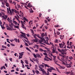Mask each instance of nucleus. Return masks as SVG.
Segmentation results:
<instances>
[{"label": "nucleus", "mask_w": 75, "mask_h": 75, "mask_svg": "<svg viewBox=\"0 0 75 75\" xmlns=\"http://www.w3.org/2000/svg\"><path fill=\"white\" fill-rule=\"evenodd\" d=\"M7 10L8 13H9V11L10 12V13L11 14V15H12V13L13 14L14 12L16 13H17L18 15H19V16L21 17V18H23V16H24V14L23 13L21 12V11H20V14H19V12L18 11H17L16 9H12V10H10V8L9 7L8 8H7Z\"/></svg>", "instance_id": "1"}, {"label": "nucleus", "mask_w": 75, "mask_h": 75, "mask_svg": "<svg viewBox=\"0 0 75 75\" xmlns=\"http://www.w3.org/2000/svg\"><path fill=\"white\" fill-rule=\"evenodd\" d=\"M39 38H40L41 39L39 40V42L40 44H42L43 43L41 42H43L44 43L48 44V45H50V43H48V41L47 40V41L45 40L44 38L43 37H40Z\"/></svg>", "instance_id": "2"}, {"label": "nucleus", "mask_w": 75, "mask_h": 75, "mask_svg": "<svg viewBox=\"0 0 75 75\" xmlns=\"http://www.w3.org/2000/svg\"><path fill=\"white\" fill-rule=\"evenodd\" d=\"M40 71H42L43 75H50V74L49 71H47V72L44 70V69L40 70Z\"/></svg>", "instance_id": "3"}, {"label": "nucleus", "mask_w": 75, "mask_h": 75, "mask_svg": "<svg viewBox=\"0 0 75 75\" xmlns=\"http://www.w3.org/2000/svg\"><path fill=\"white\" fill-rule=\"evenodd\" d=\"M2 14L3 15L2 16V18H3L4 20H6V19L7 18V17H8V16L6 15H5V13L3 12H1Z\"/></svg>", "instance_id": "4"}, {"label": "nucleus", "mask_w": 75, "mask_h": 75, "mask_svg": "<svg viewBox=\"0 0 75 75\" xmlns=\"http://www.w3.org/2000/svg\"><path fill=\"white\" fill-rule=\"evenodd\" d=\"M47 71H49L50 72H52V70H54V71H55L56 69L55 68L52 67H51L50 68H49L47 69Z\"/></svg>", "instance_id": "5"}, {"label": "nucleus", "mask_w": 75, "mask_h": 75, "mask_svg": "<svg viewBox=\"0 0 75 75\" xmlns=\"http://www.w3.org/2000/svg\"><path fill=\"white\" fill-rule=\"evenodd\" d=\"M67 49H62V51L61 52V54H62L63 55H66L67 54V53L66 52H65L66 51H67Z\"/></svg>", "instance_id": "6"}, {"label": "nucleus", "mask_w": 75, "mask_h": 75, "mask_svg": "<svg viewBox=\"0 0 75 75\" xmlns=\"http://www.w3.org/2000/svg\"><path fill=\"white\" fill-rule=\"evenodd\" d=\"M64 58H65V56H62V57L61 59H60V58L59 57H57V59H59V61H61L62 62V61L64 60Z\"/></svg>", "instance_id": "7"}, {"label": "nucleus", "mask_w": 75, "mask_h": 75, "mask_svg": "<svg viewBox=\"0 0 75 75\" xmlns=\"http://www.w3.org/2000/svg\"><path fill=\"white\" fill-rule=\"evenodd\" d=\"M16 16H15V17L16 18L17 20L18 21V22L19 23H20V21L19 20V19L20 18V17L19 16H18V15H16Z\"/></svg>", "instance_id": "8"}, {"label": "nucleus", "mask_w": 75, "mask_h": 75, "mask_svg": "<svg viewBox=\"0 0 75 75\" xmlns=\"http://www.w3.org/2000/svg\"><path fill=\"white\" fill-rule=\"evenodd\" d=\"M21 22L22 24L21 27L22 28H24V29H25V30L26 29V28H25V27L24 26V24H25L24 23H23V22L22 21H21Z\"/></svg>", "instance_id": "9"}, {"label": "nucleus", "mask_w": 75, "mask_h": 75, "mask_svg": "<svg viewBox=\"0 0 75 75\" xmlns=\"http://www.w3.org/2000/svg\"><path fill=\"white\" fill-rule=\"evenodd\" d=\"M44 66L43 64H41L39 66V68L40 69V71H41L44 69H42V68H44Z\"/></svg>", "instance_id": "10"}, {"label": "nucleus", "mask_w": 75, "mask_h": 75, "mask_svg": "<svg viewBox=\"0 0 75 75\" xmlns=\"http://www.w3.org/2000/svg\"><path fill=\"white\" fill-rule=\"evenodd\" d=\"M20 33L21 34H22L24 35L23 37V38H25V39H26L27 40H28V38H26V36L25 35V34L24 33H23V32H21Z\"/></svg>", "instance_id": "11"}, {"label": "nucleus", "mask_w": 75, "mask_h": 75, "mask_svg": "<svg viewBox=\"0 0 75 75\" xmlns=\"http://www.w3.org/2000/svg\"><path fill=\"white\" fill-rule=\"evenodd\" d=\"M62 64H63V65H67L68 64H67V61H65L64 59H63V60H62Z\"/></svg>", "instance_id": "12"}, {"label": "nucleus", "mask_w": 75, "mask_h": 75, "mask_svg": "<svg viewBox=\"0 0 75 75\" xmlns=\"http://www.w3.org/2000/svg\"><path fill=\"white\" fill-rule=\"evenodd\" d=\"M54 61L56 64L57 65H59V64H58L57 63L58 62V60H57V59H53Z\"/></svg>", "instance_id": "13"}, {"label": "nucleus", "mask_w": 75, "mask_h": 75, "mask_svg": "<svg viewBox=\"0 0 75 75\" xmlns=\"http://www.w3.org/2000/svg\"><path fill=\"white\" fill-rule=\"evenodd\" d=\"M9 25L11 28H13V25H13V23H9Z\"/></svg>", "instance_id": "14"}, {"label": "nucleus", "mask_w": 75, "mask_h": 75, "mask_svg": "<svg viewBox=\"0 0 75 75\" xmlns=\"http://www.w3.org/2000/svg\"><path fill=\"white\" fill-rule=\"evenodd\" d=\"M59 45L60 48H63L64 47V45L62 44V43H60L59 44Z\"/></svg>", "instance_id": "15"}, {"label": "nucleus", "mask_w": 75, "mask_h": 75, "mask_svg": "<svg viewBox=\"0 0 75 75\" xmlns=\"http://www.w3.org/2000/svg\"><path fill=\"white\" fill-rule=\"evenodd\" d=\"M60 67V69H65V67L64 66H61V65H60V64H59L58 65Z\"/></svg>", "instance_id": "16"}, {"label": "nucleus", "mask_w": 75, "mask_h": 75, "mask_svg": "<svg viewBox=\"0 0 75 75\" xmlns=\"http://www.w3.org/2000/svg\"><path fill=\"white\" fill-rule=\"evenodd\" d=\"M1 24H2L1 22H0V25L1 27V28L2 29V30H4V29H5V27H4V26H2V25H1Z\"/></svg>", "instance_id": "17"}, {"label": "nucleus", "mask_w": 75, "mask_h": 75, "mask_svg": "<svg viewBox=\"0 0 75 75\" xmlns=\"http://www.w3.org/2000/svg\"><path fill=\"white\" fill-rule=\"evenodd\" d=\"M32 41H33V42H38V40L37 39V38H35V39H33Z\"/></svg>", "instance_id": "18"}, {"label": "nucleus", "mask_w": 75, "mask_h": 75, "mask_svg": "<svg viewBox=\"0 0 75 75\" xmlns=\"http://www.w3.org/2000/svg\"><path fill=\"white\" fill-rule=\"evenodd\" d=\"M19 54L20 55V56L22 57H23V55H24V52H22L21 53H19Z\"/></svg>", "instance_id": "19"}, {"label": "nucleus", "mask_w": 75, "mask_h": 75, "mask_svg": "<svg viewBox=\"0 0 75 75\" xmlns=\"http://www.w3.org/2000/svg\"><path fill=\"white\" fill-rule=\"evenodd\" d=\"M13 23H14V24H15V25H19V24L16 21H13Z\"/></svg>", "instance_id": "20"}, {"label": "nucleus", "mask_w": 75, "mask_h": 75, "mask_svg": "<svg viewBox=\"0 0 75 75\" xmlns=\"http://www.w3.org/2000/svg\"><path fill=\"white\" fill-rule=\"evenodd\" d=\"M42 64H43V65H45V67H50V66H49L48 65V64H45L44 63H42Z\"/></svg>", "instance_id": "21"}, {"label": "nucleus", "mask_w": 75, "mask_h": 75, "mask_svg": "<svg viewBox=\"0 0 75 75\" xmlns=\"http://www.w3.org/2000/svg\"><path fill=\"white\" fill-rule=\"evenodd\" d=\"M67 68H70V67H71V64H67Z\"/></svg>", "instance_id": "22"}, {"label": "nucleus", "mask_w": 75, "mask_h": 75, "mask_svg": "<svg viewBox=\"0 0 75 75\" xmlns=\"http://www.w3.org/2000/svg\"><path fill=\"white\" fill-rule=\"evenodd\" d=\"M7 30H9L10 31H12V29L9 27L8 28H7Z\"/></svg>", "instance_id": "23"}, {"label": "nucleus", "mask_w": 75, "mask_h": 75, "mask_svg": "<svg viewBox=\"0 0 75 75\" xmlns=\"http://www.w3.org/2000/svg\"><path fill=\"white\" fill-rule=\"evenodd\" d=\"M55 48H53V49L52 50V53H55Z\"/></svg>", "instance_id": "24"}, {"label": "nucleus", "mask_w": 75, "mask_h": 75, "mask_svg": "<svg viewBox=\"0 0 75 75\" xmlns=\"http://www.w3.org/2000/svg\"><path fill=\"white\" fill-rule=\"evenodd\" d=\"M30 3H29L28 5V6L30 8L32 7V5L30 4Z\"/></svg>", "instance_id": "25"}, {"label": "nucleus", "mask_w": 75, "mask_h": 75, "mask_svg": "<svg viewBox=\"0 0 75 75\" xmlns=\"http://www.w3.org/2000/svg\"><path fill=\"white\" fill-rule=\"evenodd\" d=\"M59 35L60 37V39H62V38H64V35L62 36V35Z\"/></svg>", "instance_id": "26"}, {"label": "nucleus", "mask_w": 75, "mask_h": 75, "mask_svg": "<svg viewBox=\"0 0 75 75\" xmlns=\"http://www.w3.org/2000/svg\"><path fill=\"white\" fill-rule=\"evenodd\" d=\"M58 40L56 39L54 41L55 43H58Z\"/></svg>", "instance_id": "27"}, {"label": "nucleus", "mask_w": 75, "mask_h": 75, "mask_svg": "<svg viewBox=\"0 0 75 75\" xmlns=\"http://www.w3.org/2000/svg\"><path fill=\"white\" fill-rule=\"evenodd\" d=\"M14 28H19V26L18 25H14Z\"/></svg>", "instance_id": "28"}, {"label": "nucleus", "mask_w": 75, "mask_h": 75, "mask_svg": "<svg viewBox=\"0 0 75 75\" xmlns=\"http://www.w3.org/2000/svg\"><path fill=\"white\" fill-rule=\"evenodd\" d=\"M35 72L36 74H40V71L38 70H36L35 71Z\"/></svg>", "instance_id": "29"}, {"label": "nucleus", "mask_w": 75, "mask_h": 75, "mask_svg": "<svg viewBox=\"0 0 75 75\" xmlns=\"http://www.w3.org/2000/svg\"><path fill=\"white\" fill-rule=\"evenodd\" d=\"M30 30L32 34H34V31H33V30L30 29Z\"/></svg>", "instance_id": "30"}, {"label": "nucleus", "mask_w": 75, "mask_h": 75, "mask_svg": "<svg viewBox=\"0 0 75 75\" xmlns=\"http://www.w3.org/2000/svg\"><path fill=\"white\" fill-rule=\"evenodd\" d=\"M36 55L38 58H41V57L40 56V55L38 54H36Z\"/></svg>", "instance_id": "31"}, {"label": "nucleus", "mask_w": 75, "mask_h": 75, "mask_svg": "<svg viewBox=\"0 0 75 75\" xmlns=\"http://www.w3.org/2000/svg\"><path fill=\"white\" fill-rule=\"evenodd\" d=\"M6 6H7V7H9L10 6V5H9V4H8V3H6Z\"/></svg>", "instance_id": "32"}, {"label": "nucleus", "mask_w": 75, "mask_h": 75, "mask_svg": "<svg viewBox=\"0 0 75 75\" xmlns=\"http://www.w3.org/2000/svg\"><path fill=\"white\" fill-rule=\"evenodd\" d=\"M54 26L55 27H56V28H57L58 27H60V26H59V25L57 24L55 25Z\"/></svg>", "instance_id": "33"}, {"label": "nucleus", "mask_w": 75, "mask_h": 75, "mask_svg": "<svg viewBox=\"0 0 75 75\" xmlns=\"http://www.w3.org/2000/svg\"><path fill=\"white\" fill-rule=\"evenodd\" d=\"M65 73L66 74H67V75H68V74H70V72L66 71L65 72Z\"/></svg>", "instance_id": "34"}, {"label": "nucleus", "mask_w": 75, "mask_h": 75, "mask_svg": "<svg viewBox=\"0 0 75 75\" xmlns=\"http://www.w3.org/2000/svg\"><path fill=\"white\" fill-rule=\"evenodd\" d=\"M8 22H9V24H10L11 23H12V20L10 19V20L8 21Z\"/></svg>", "instance_id": "35"}, {"label": "nucleus", "mask_w": 75, "mask_h": 75, "mask_svg": "<svg viewBox=\"0 0 75 75\" xmlns=\"http://www.w3.org/2000/svg\"><path fill=\"white\" fill-rule=\"evenodd\" d=\"M22 5H21V6H22V7H23V5H25V6H27V4H26V3H22Z\"/></svg>", "instance_id": "36"}, {"label": "nucleus", "mask_w": 75, "mask_h": 75, "mask_svg": "<svg viewBox=\"0 0 75 75\" xmlns=\"http://www.w3.org/2000/svg\"><path fill=\"white\" fill-rule=\"evenodd\" d=\"M25 63H26V64H28V60H25Z\"/></svg>", "instance_id": "37"}, {"label": "nucleus", "mask_w": 75, "mask_h": 75, "mask_svg": "<svg viewBox=\"0 0 75 75\" xmlns=\"http://www.w3.org/2000/svg\"><path fill=\"white\" fill-rule=\"evenodd\" d=\"M44 60H45V61H50L49 59H47L45 57L44 58Z\"/></svg>", "instance_id": "38"}, {"label": "nucleus", "mask_w": 75, "mask_h": 75, "mask_svg": "<svg viewBox=\"0 0 75 75\" xmlns=\"http://www.w3.org/2000/svg\"><path fill=\"white\" fill-rule=\"evenodd\" d=\"M41 36H42V37H44V36H45V34H44V33H42L41 35Z\"/></svg>", "instance_id": "39"}, {"label": "nucleus", "mask_w": 75, "mask_h": 75, "mask_svg": "<svg viewBox=\"0 0 75 75\" xmlns=\"http://www.w3.org/2000/svg\"><path fill=\"white\" fill-rule=\"evenodd\" d=\"M33 56L35 58H37V55L35 54H33Z\"/></svg>", "instance_id": "40"}, {"label": "nucleus", "mask_w": 75, "mask_h": 75, "mask_svg": "<svg viewBox=\"0 0 75 75\" xmlns=\"http://www.w3.org/2000/svg\"><path fill=\"white\" fill-rule=\"evenodd\" d=\"M43 55H45V56H47V55H48L47 53H46V52L43 53Z\"/></svg>", "instance_id": "41"}, {"label": "nucleus", "mask_w": 75, "mask_h": 75, "mask_svg": "<svg viewBox=\"0 0 75 75\" xmlns=\"http://www.w3.org/2000/svg\"><path fill=\"white\" fill-rule=\"evenodd\" d=\"M39 51H41V52L44 51V50H42V48H40L39 49Z\"/></svg>", "instance_id": "42"}, {"label": "nucleus", "mask_w": 75, "mask_h": 75, "mask_svg": "<svg viewBox=\"0 0 75 75\" xmlns=\"http://www.w3.org/2000/svg\"><path fill=\"white\" fill-rule=\"evenodd\" d=\"M57 35H59V34H60V33L59 31H58V32L57 31Z\"/></svg>", "instance_id": "43"}, {"label": "nucleus", "mask_w": 75, "mask_h": 75, "mask_svg": "<svg viewBox=\"0 0 75 75\" xmlns=\"http://www.w3.org/2000/svg\"><path fill=\"white\" fill-rule=\"evenodd\" d=\"M2 47L3 48H5V49L6 48H7V47H6V46L3 45H2Z\"/></svg>", "instance_id": "44"}, {"label": "nucleus", "mask_w": 75, "mask_h": 75, "mask_svg": "<svg viewBox=\"0 0 75 75\" xmlns=\"http://www.w3.org/2000/svg\"><path fill=\"white\" fill-rule=\"evenodd\" d=\"M26 49L28 50V51L30 52H31V50L28 48V47H26Z\"/></svg>", "instance_id": "45"}, {"label": "nucleus", "mask_w": 75, "mask_h": 75, "mask_svg": "<svg viewBox=\"0 0 75 75\" xmlns=\"http://www.w3.org/2000/svg\"><path fill=\"white\" fill-rule=\"evenodd\" d=\"M7 40V42H8V43H10V42L8 41L9 40V39H6Z\"/></svg>", "instance_id": "46"}, {"label": "nucleus", "mask_w": 75, "mask_h": 75, "mask_svg": "<svg viewBox=\"0 0 75 75\" xmlns=\"http://www.w3.org/2000/svg\"><path fill=\"white\" fill-rule=\"evenodd\" d=\"M10 45H11V46H12V47H14L15 46V45L14 44H13L12 43H11Z\"/></svg>", "instance_id": "47"}, {"label": "nucleus", "mask_w": 75, "mask_h": 75, "mask_svg": "<svg viewBox=\"0 0 75 75\" xmlns=\"http://www.w3.org/2000/svg\"><path fill=\"white\" fill-rule=\"evenodd\" d=\"M35 52H38V50H37V49H35Z\"/></svg>", "instance_id": "48"}, {"label": "nucleus", "mask_w": 75, "mask_h": 75, "mask_svg": "<svg viewBox=\"0 0 75 75\" xmlns=\"http://www.w3.org/2000/svg\"><path fill=\"white\" fill-rule=\"evenodd\" d=\"M53 59H56V56H53Z\"/></svg>", "instance_id": "49"}, {"label": "nucleus", "mask_w": 75, "mask_h": 75, "mask_svg": "<svg viewBox=\"0 0 75 75\" xmlns=\"http://www.w3.org/2000/svg\"><path fill=\"white\" fill-rule=\"evenodd\" d=\"M41 16H42V14H41V13H40L39 15V17H41Z\"/></svg>", "instance_id": "50"}, {"label": "nucleus", "mask_w": 75, "mask_h": 75, "mask_svg": "<svg viewBox=\"0 0 75 75\" xmlns=\"http://www.w3.org/2000/svg\"><path fill=\"white\" fill-rule=\"evenodd\" d=\"M36 47L37 49H38L39 48V47L38 46V45H36Z\"/></svg>", "instance_id": "51"}, {"label": "nucleus", "mask_w": 75, "mask_h": 75, "mask_svg": "<svg viewBox=\"0 0 75 75\" xmlns=\"http://www.w3.org/2000/svg\"><path fill=\"white\" fill-rule=\"evenodd\" d=\"M4 3H5L6 4V3H7V0H4Z\"/></svg>", "instance_id": "52"}, {"label": "nucleus", "mask_w": 75, "mask_h": 75, "mask_svg": "<svg viewBox=\"0 0 75 75\" xmlns=\"http://www.w3.org/2000/svg\"><path fill=\"white\" fill-rule=\"evenodd\" d=\"M34 12V11H33V10H31L30 11V12L31 13H33Z\"/></svg>", "instance_id": "53"}, {"label": "nucleus", "mask_w": 75, "mask_h": 75, "mask_svg": "<svg viewBox=\"0 0 75 75\" xmlns=\"http://www.w3.org/2000/svg\"><path fill=\"white\" fill-rule=\"evenodd\" d=\"M22 67L23 68H25V66H24V64H23Z\"/></svg>", "instance_id": "54"}, {"label": "nucleus", "mask_w": 75, "mask_h": 75, "mask_svg": "<svg viewBox=\"0 0 75 75\" xmlns=\"http://www.w3.org/2000/svg\"><path fill=\"white\" fill-rule=\"evenodd\" d=\"M10 19L9 18H8L7 19V20L8 21H10Z\"/></svg>", "instance_id": "55"}, {"label": "nucleus", "mask_w": 75, "mask_h": 75, "mask_svg": "<svg viewBox=\"0 0 75 75\" xmlns=\"http://www.w3.org/2000/svg\"><path fill=\"white\" fill-rule=\"evenodd\" d=\"M21 64H22V65H23V64H24V62L23 61V60H21Z\"/></svg>", "instance_id": "56"}, {"label": "nucleus", "mask_w": 75, "mask_h": 75, "mask_svg": "<svg viewBox=\"0 0 75 75\" xmlns=\"http://www.w3.org/2000/svg\"><path fill=\"white\" fill-rule=\"evenodd\" d=\"M45 23H46V24H47V23H48V21H47L45 20Z\"/></svg>", "instance_id": "57"}, {"label": "nucleus", "mask_w": 75, "mask_h": 75, "mask_svg": "<svg viewBox=\"0 0 75 75\" xmlns=\"http://www.w3.org/2000/svg\"><path fill=\"white\" fill-rule=\"evenodd\" d=\"M17 6L18 8H20V5L18 4Z\"/></svg>", "instance_id": "58"}, {"label": "nucleus", "mask_w": 75, "mask_h": 75, "mask_svg": "<svg viewBox=\"0 0 75 75\" xmlns=\"http://www.w3.org/2000/svg\"><path fill=\"white\" fill-rule=\"evenodd\" d=\"M32 22H33L32 21H30L29 22V24H30V23H32Z\"/></svg>", "instance_id": "59"}, {"label": "nucleus", "mask_w": 75, "mask_h": 75, "mask_svg": "<svg viewBox=\"0 0 75 75\" xmlns=\"http://www.w3.org/2000/svg\"><path fill=\"white\" fill-rule=\"evenodd\" d=\"M23 45H21L20 47V48H23Z\"/></svg>", "instance_id": "60"}, {"label": "nucleus", "mask_w": 75, "mask_h": 75, "mask_svg": "<svg viewBox=\"0 0 75 75\" xmlns=\"http://www.w3.org/2000/svg\"><path fill=\"white\" fill-rule=\"evenodd\" d=\"M52 48H55V47L54 46V45H52Z\"/></svg>", "instance_id": "61"}, {"label": "nucleus", "mask_w": 75, "mask_h": 75, "mask_svg": "<svg viewBox=\"0 0 75 75\" xmlns=\"http://www.w3.org/2000/svg\"><path fill=\"white\" fill-rule=\"evenodd\" d=\"M25 45H26V46H28V44H27L26 42H25Z\"/></svg>", "instance_id": "62"}, {"label": "nucleus", "mask_w": 75, "mask_h": 75, "mask_svg": "<svg viewBox=\"0 0 75 75\" xmlns=\"http://www.w3.org/2000/svg\"><path fill=\"white\" fill-rule=\"evenodd\" d=\"M36 61L37 62V63H38V60H37V59H36Z\"/></svg>", "instance_id": "63"}, {"label": "nucleus", "mask_w": 75, "mask_h": 75, "mask_svg": "<svg viewBox=\"0 0 75 75\" xmlns=\"http://www.w3.org/2000/svg\"><path fill=\"white\" fill-rule=\"evenodd\" d=\"M52 74L53 75H57V74H56L54 73H52Z\"/></svg>", "instance_id": "64"}]
</instances>
